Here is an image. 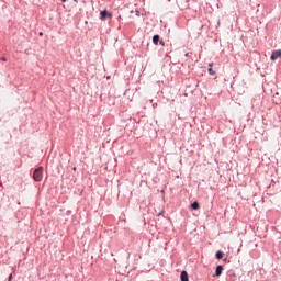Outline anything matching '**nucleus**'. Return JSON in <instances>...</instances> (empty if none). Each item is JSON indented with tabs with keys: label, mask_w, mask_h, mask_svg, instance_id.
Wrapping results in <instances>:
<instances>
[{
	"label": "nucleus",
	"mask_w": 281,
	"mask_h": 281,
	"mask_svg": "<svg viewBox=\"0 0 281 281\" xmlns=\"http://www.w3.org/2000/svg\"><path fill=\"white\" fill-rule=\"evenodd\" d=\"M222 273H223V266H217L216 267V270H215V276H222Z\"/></svg>",
	"instance_id": "20e7f679"
},
{
	"label": "nucleus",
	"mask_w": 281,
	"mask_h": 281,
	"mask_svg": "<svg viewBox=\"0 0 281 281\" xmlns=\"http://www.w3.org/2000/svg\"><path fill=\"white\" fill-rule=\"evenodd\" d=\"M207 72L210 74V76H215L216 75V71H214V69H212V68H209Z\"/></svg>",
	"instance_id": "1a4fd4ad"
},
{
	"label": "nucleus",
	"mask_w": 281,
	"mask_h": 281,
	"mask_svg": "<svg viewBox=\"0 0 281 281\" xmlns=\"http://www.w3.org/2000/svg\"><path fill=\"white\" fill-rule=\"evenodd\" d=\"M192 210H199L201 206L199 205V202H193L191 204Z\"/></svg>",
	"instance_id": "6e6552de"
},
{
	"label": "nucleus",
	"mask_w": 281,
	"mask_h": 281,
	"mask_svg": "<svg viewBox=\"0 0 281 281\" xmlns=\"http://www.w3.org/2000/svg\"><path fill=\"white\" fill-rule=\"evenodd\" d=\"M1 60L5 63L8 59L5 57H2Z\"/></svg>",
	"instance_id": "9d476101"
},
{
	"label": "nucleus",
	"mask_w": 281,
	"mask_h": 281,
	"mask_svg": "<svg viewBox=\"0 0 281 281\" xmlns=\"http://www.w3.org/2000/svg\"><path fill=\"white\" fill-rule=\"evenodd\" d=\"M270 58H271V60H278V58H281V49L272 52Z\"/></svg>",
	"instance_id": "f03ea898"
},
{
	"label": "nucleus",
	"mask_w": 281,
	"mask_h": 281,
	"mask_svg": "<svg viewBox=\"0 0 281 281\" xmlns=\"http://www.w3.org/2000/svg\"><path fill=\"white\" fill-rule=\"evenodd\" d=\"M223 256H225V252L218 250L215 255V257L217 258V260H223Z\"/></svg>",
	"instance_id": "423d86ee"
},
{
	"label": "nucleus",
	"mask_w": 281,
	"mask_h": 281,
	"mask_svg": "<svg viewBox=\"0 0 281 281\" xmlns=\"http://www.w3.org/2000/svg\"><path fill=\"white\" fill-rule=\"evenodd\" d=\"M209 67H212V64H209Z\"/></svg>",
	"instance_id": "2eb2a0df"
},
{
	"label": "nucleus",
	"mask_w": 281,
	"mask_h": 281,
	"mask_svg": "<svg viewBox=\"0 0 281 281\" xmlns=\"http://www.w3.org/2000/svg\"><path fill=\"white\" fill-rule=\"evenodd\" d=\"M72 170L76 171V167H74Z\"/></svg>",
	"instance_id": "ddd939ff"
},
{
	"label": "nucleus",
	"mask_w": 281,
	"mask_h": 281,
	"mask_svg": "<svg viewBox=\"0 0 281 281\" xmlns=\"http://www.w3.org/2000/svg\"><path fill=\"white\" fill-rule=\"evenodd\" d=\"M33 179L34 181H43V167H38L33 172Z\"/></svg>",
	"instance_id": "f257e3e1"
},
{
	"label": "nucleus",
	"mask_w": 281,
	"mask_h": 281,
	"mask_svg": "<svg viewBox=\"0 0 281 281\" xmlns=\"http://www.w3.org/2000/svg\"><path fill=\"white\" fill-rule=\"evenodd\" d=\"M153 43L154 45H159V35H154Z\"/></svg>",
	"instance_id": "0eeeda50"
},
{
	"label": "nucleus",
	"mask_w": 281,
	"mask_h": 281,
	"mask_svg": "<svg viewBox=\"0 0 281 281\" xmlns=\"http://www.w3.org/2000/svg\"><path fill=\"white\" fill-rule=\"evenodd\" d=\"M180 278H181V281H189V279H188V272H187L186 270H183V271L181 272Z\"/></svg>",
	"instance_id": "7ed1b4c3"
},
{
	"label": "nucleus",
	"mask_w": 281,
	"mask_h": 281,
	"mask_svg": "<svg viewBox=\"0 0 281 281\" xmlns=\"http://www.w3.org/2000/svg\"><path fill=\"white\" fill-rule=\"evenodd\" d=\"M160 45H164V41H160Z\"/></svg>",
	"instance_id": "f8f14e48"
},
{
	"label": "nucleus",
	"mask_w": 281,
	"mask_h": 281,
	"mask_svg": "<svg viewBox=\"0 0 281 281\" xmlns=\"http://www.w3.org/2000/svg\"><path fill=\"white\" fill-rule=\"evenodd\" d=\"M40 36H43V33H40Z\"/></svg>",
	"instance_id": "4468645a"
},
{
	"label": "nucleus",
	"mask_w": 281,
	"mask_h": 281,
	"mask_svg": "<svg viewBox=\"0 0 281 281\" xmlns=\"http://www.w3.org/2000/svg\"><path fill=\"white\" fill-rule=\"evenodd\" d=\"M8 281H12V274L9 276Z\"/></svg>",
	"instance_id": "9b49d317"
},
{
	"label": "nucleus",
	"mask_w": 281,
	"mask_h": 281,
	"mask_svg": "<svg viewBox=\"0 0 281 281\" xmlns=\"http://www.w3.org/2000/svg\"><path fill=\"white\" fill-rule=\"evenodd\" d=\"M106 16H109V13L106 12V10L101 11V13H100L101 21H104L106 19Z\"/></svg>",
	"instance_id": "39448f33"
}]
</instances>
